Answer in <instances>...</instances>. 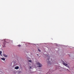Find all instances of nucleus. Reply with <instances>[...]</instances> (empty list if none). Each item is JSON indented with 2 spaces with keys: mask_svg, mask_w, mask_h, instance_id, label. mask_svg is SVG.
I'll return each mask as SVG.
<instances>
[{
  "mask_svg": "<svg viewBox=\"0 0 74 74\" xmlns=\"http://www.w3.org/2000/svg\"><path fill=\"white\" fill-rule=\"evenodd\" d=\"M1 59L2 60H4V61H5V58H1Z\"/></svg>",
  "mask_w": 74,
  "mask_h": 74,
  "instance_id": "obj_6",
  "label": "nucleus"
},
{
  "mask_svg": "<svg viewBox=\"0 0 74 74\" xmlns=\"http://www.w3.org/2000/svg\"><path fill=\"white\" fill-rule=\"evenodd\" d=\"M5 56V57H7V56Z\"/></svg>",
  "mask_w": 74,
  "mask_h": 74,
  "instance_id": "obj_15",
  "label": "nucleus"
},
{
  "mask_svg": "<svg viewBox=\"0 0 74 74\" xmlns=\"http://www.w3.org/2000/svg\"><path fill=\"white\" fill-rule=\"evenodd\" d=\"M36 64L37 65V66L39 67H42V64H40V63H36Z\"/></svg>",
  "mask_w": 74,
  "mask_h": 74,
  "instance_id": "obj_2",
  "label": "nucleus"
},
{
  "mask_svg": "<svg viewBox=\"0 0 74 74\" xmlns=\"http://www.w3.org/2000/svg\"><path fill=\"white\" fill-rule=\"evenodd\" d=\"M49 58H48L47 59V66H51V62L49 61Z\"/></svg>",
  "mask_w": 74,
  "mask_h": 74,
  "instance_id": "obj_1",
  "label": "nucleus"
},
{
  "mask_svg": "<svg viewBox=\"0 0 74 74\" xmlns=\"http://www.w3.org/2000/svg\"><path fill=\"white\" fill-rule=\"evenodd\" d=\"M28 62H31V63H32V60H28Z\"/></svg>",
  "mask_w": 74,
  "mask_h": 74,
  "instance_id": "obj_9",
  "label": "nucleus"
},
{
  "mask_svg": "<svg viewBox=\"0 0 74 74\" xmlns=\"http://www.w3.org/2000/svg\"><path fill=\"white\" fill-rule=\"evenodd\" d=\"M49 71H50V70H49Z\"/></svg>",
  "mask_w": 74,
  "mask_h": 74,
  "instance_id": "obj_14",
  "label": "nucleus"
},
{
  "mask_svg": "<svg viewBox=\"0 0 74 74\" xmlns=\"http://www.w3.org/2000/svg\"><path fill=\"white\" fill-rule=\"evenodd\" d=\"M66 67H68V68H69V66H66Z\"/></svg>",
  "mask_w": 74,
  "mask_h": 74,
  "instance_id": "obj_12",
  "label": "nucleus"
},
{
  "mask_svg": "<svg viewBox=\"0 0 74 74\" xmlns=\"http://www.w3.org/2000/svg\"><path fill=\"white\" fill-rule=\"evenodd\" d=\"M38 51L39 52H40V49H38Z\"/></svg>",
  "mask_w": 74,
  "mask_h": 74,
  "instance_id": "obj_10",
  "label": "nucleus"
},
{
  "mask_svg": "<svg viewBox=\"0 0 74 74\" xmlns=\"http://www.w3.org/2000/svg\"><path fill=\"white\" fill-rule=\"evenodd\" d=\"M4 74V73H3L1 72H0V74Z\"/></svg>",
  "mask_w": 74,
  "mask_h": 74,
  "instance_id": "obj_8",
  "label": "nucleus"
},
{
  "mask_svg": "<svg viewBox=\"0 0 74 74\" xmlns=\"http://www.w3.org/2000/svg\"><path fill=\"white\" fill-rule=\"evenodd\" d=\"M1 53H2V52H1V51H0V56H2V55H1Z\"/></svg>",
  "mask_w": 74,
  "mask_h": 74,
  "instance_id": "obj_7",
  "label": "nucleus"
},
{
  "mask_svg": "<svg viewBox=\"0 0 74 74\" xmlns=\"http://www.w3.org/2000/svg\"><path fill=\"white\" fill-rule=\"evenodd\" d=\"M19 68V66H16L14 67L15 69H16V70H17V69Z\"/></svg>",
  "mask_w": 74,
  "mask_h": 74,
  "instance_id": "obj_5",
  "label": "nucleus"
},
{
  "mask_svg": "<svg viewBox=\"0 0 74 74\" xmlns=\"http://www.w3.org/2000/svg\"><path fill=\"white\" fill-rule=\"evenodd\" d=\"M18 46H19V47H21V45H19Z\"/></svg>",
  "mask_w": 74,
  "mask_h": 74,
  "instance_id": "obj_11",
  "label": "nucleus"
},
{
  "mask_svg": "<svg viewBox=\"0 0 74 74\" xmlns=\"http://www.w3.org/2000/svg\"><path fill=\"white\" fill-rule=\"evenodd\" d=\"M3 47H5V44H6V41L4 40L3 42Z\"/></svg>",
  "mask_w": 74,
  "mask_h": 74,
  "instance_id": "obj_3",
  "label": "nucleus"
},
{
  "mask_svg": "<svg viewBox=\"0 0 74 74\" xmlns=\"http://www.w3.org/2000/svg\"><path fill=\"white\" fill-rule=\"evenodd\" d=\"M30 69H32V67L31 66H30Z\"/></svg>",
  "mask_w": 74,
  "mask_h": 74,
  "instance_id": "obj_13",
  "label": "nucleus"
},
{
  "mask_svg": "<svg viewBox=\"0 0 74 74\" xmlns=\"http://www.w3.org/2000/svg\"><path fill=\"white\" fill-rule=\"evenodd\" d=\"M62 62L63 63V65H64V66H67V64L66 63H65L64 62V61H62Z\"/></svg>",
  "mask_w": 74,
  "mask_h": 74,
  "instance_id": "obj_4",
  "label": "nucleus"
}]
</instances>
